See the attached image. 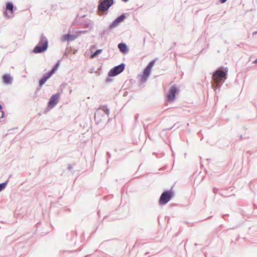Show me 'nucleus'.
<instances>
[{
	"mask_svg": "<svg viewBox=\"0 0 257 257\" xmlns=\"http://www.w3.org/2000/svg\"><path fill=\"white\" fill-rule=\"evenodd\" d=\"M7 186V183H3L0 184V192L4 189Z\"/></svg>",
	"mask_w": 257,
	"mask_h": 257,
	"instance_id": "18",
	"label": "nucleus"
},
{
	"mask_svg": "<svg viewBox=\"0 0 257 257\" xmlns=\"http://www.w3.org/2000/svg\"><path fill=\"white\" fill-rule=\"evenodd\" d=\"M104 114L108 115L109 114V109L107 108L105 106H102L99 108L96 111L95 113V119H98L99 120V117L101 115H103Z\"/></svg>",
	"mask_w": 257,
	"mask_h": 257,
	"instance_id": "9",
	"label": "nucleus"
},
{
	"mask_svg": "<svg viewBox=\"0 0 257 257\" xmlns=\"http://www.w3.org/2000/svg\"><path fill=\"white\" fill-rule=\"evenodd\" d=\"M113 0H104L99 5L98 9L102 12L106 11L111 6L113 5Z\"/></svg>",
	"mask_w": 257,
	"mask_h": 257,
	"instance_id": "7",
	"label": "nucleus"
},
{
	"mask_svg": "<svg viewBox=\"0 0 257 257\" xmlns=\"http://www.w3.org/2000/svg\"><path fill=\"white\" fill-rule=\"evenodd\" d=\"M173 196V192L168 190L164 192L161 195L159 199V203L161 205H163L168 203L172 198Z\"/></svg>",
	"mask_w": 257,
	"mask_h": 257,
	"instance_id": "3",
	"label": "nucleus"
},
{
	"mask_svg": "<svg viewBox=\"0 0 257 257\" xmlns=\"http://www.w3.org/2000/svg\"><path fill=\"white\" fill-rule=\"evenodd\" d=\"M254 63H257V58L253 61Z\"/></svg>",
	"mask_w": 257,
	"mask_h": 257,
	"instance_id": "20",
	"label": "nucleus"
},
{
	"mask_svg": "<svg viewBox=\"0 0 257 257\" xmlns=\"http://www.w3.org/2000/svg\"><path fill=\"white\" fill-rule=\"evenodd\" d=\"M14 6L12 3H8L6 5V11L4 13L5 16L8 18L13 17Z\"/></svg>",
	"mask_w": 257,
	"mask_h": 257,
	"instance_id": "8",
	"label": "nucleus"
},
{
	"mask_svg": "<svg viewBox=\"0 0 257 257\" xmlns=\"http://www.w3.org/2000/svg\"><path fill=\"white\" fill-rule=\"evenodd\" d=\"M59 97V95L58 94L53 95L49 102V106L51 107H54L58 103Z\"/></svg>",
	"mask_w": 257,
	"mask_h": 257,
	"instance_id": "11",
	"label": "nucleus"
},
{
	"mask_svg": "<svg viewBox=\"0 0 257 257\" xmlns=\"http://www.w3.org/2000/svg\"><path fill=\"white\" fill-rule=\"evenodd\" d=\"M3 80L5 84H9L11 83L12 78L9 74H5L3 76Z\"/></svg>",
	"mask_w": 257,
	"mask_h": 257,
	"instance_id": "14",
	"label": "nucleus"
},
{
	"mask_svg": "<svg viewBox=\"0 0 257 257\" xmlns=\"http://www.w3.org/2000/svg\"><path fill=\"white\" fill-rule=\"evenodd\" d=\"M124 19H125V16L124 15H122L118 17L110 25V28H113L114 27L117 26L120 23L122 22L124 20Z\"/></svg>",
	"mask_w": 257,
	"mask_h": 257,
	"instance_id": "12",
	"label": "nucleus"
},
{
	"mask_svg": "<svg viewBox=\"0 0 257 257\" xmlns=\"http://www.w3.org/2000/svg\"><path fill=\"white\" fill-rule=\"evenodd\" d=\"M59 65V62H58L50 72H49L48 73H47L46 75H44L43 77V78L39 81L40 86H42L46 82V81L52 75V74L55 73V72L57 70Z\"/></svg>",
	"mask_w": 257,
	"mask_h": 257,
	"instance_id": "5",
	"label": "nucleus"
},
{
	"mask_svg": "<svg viewBox=\"0 0 257 257\" xmlns=\"http://www.w3.org/2000/svg\"><path fill=\"white\" fill-rule=\"evenodd\" d=\"M122 1L124 2H126L128 1V0H122Z\"/></svg>",
	"mask_w": 257,
	"mask_h": 257,
	"instance_id": "21",
	"label": "nucleus"
},
{
	"mask_svg": "<svg viewBox=\"0 0 257 257\" xmlns=\"http://www.w3.org/2000/svg\"><path fill=\"white\" fill-rule=\"evenodd\" d=\"M48 47V41L44 37L41 38L38 44L34 48L33 52L35 53H39L44 52Z\"/></svg>",
	"mask_w": 257,
	"mask_h": 257,
	"instance_id": "1",
	"label": "nucleus"
},
{
	"mask_svg": "<svg viewBox=\"0 0 257 257\" xmlns=\"http://www.w3.org/2000/svg\"><path fill=\"white\" fill-rule=\"evenodd\" d=\"M212 79L214 82L218 84L222 80L226 79V73L223 70H217L213 73Z\"/></svg>",
	"mask_w": 257,
	"mask_h": 257,
	"instance_id": "2",
	"label": "nucleus"
},
{
	"mask_svg": "<svg viewBox=\"0 0 257 257\" xmlns=\"http://www.w3.org/2000/svg\"><path fill=\"white\" fill-rule=\"evenodd\" d=\"M220 1L221 3H224L226 1V0H220Z\"/></svg>",
	"mask_w": 257,
	"mask_h": 257,
	"instance_id": "19",
	"label": "nucleus"
},
{
	"mask_svg": "<svg viewBox=\"0 0 257 257\" xmlns=\"http://www.w3.org/2000/svg\"><path fill=\"white\" fill-rule=\"evenodd\" d=\"M178 91V89L176 86H172L167 95V100L170 101H173L175 98V94Z\"/></svg>",
	"mask_w": 257,
	"mask_h": 257,
	"instance_id": "10",
	"label": "nucleus"
},
{
	"mask_svg": "<svg viewBox=\"0 0 257 257\" xmlns=\"http://www.w3.org/2000/svg\"><path fill=\"white\" fill-rule=\"evenodd\" d=\"M118 47L120 51L123 53H126L128 51L127 47L126 45L124 43L119 44L118 45Z\"/></svg>",
	"mask_w": 257,
	"mask_h": 257,
	"instance_id": "15",
	"label": "nucleus"
},
{
	"mask_svg": "<svg viewBox=\"0 0 257 257\" xmlns=\"http://www.w3.org/2000/svg\"><path fill=\"white\" fill-rule=\"evenodd\" d=\"M124 65L121 64L111 69L108 72V76L110 77L115 76L123 71Z\"/></svg>",
	"mask_w": 257,
	"mask_h": 257,
	"instance_id": "6",
	"label": "nucleus"
},
{
	"mask_svg": "<svg viewBox=\"0 0 257 257\" xmlns=\"http://www.w3.org/2000/svg\"><path fill=\"white\" fill-rule=\"evenodd\" d=\"M5 113L2 109V106L0 104V118L4 117Z\"/></svg>",
	"mask_w": 257,
	"mask_h": 257,
	"instance_id": "17",
	"label": "nucleus"
},
{
	"mask_svg": "<svg viewBox=\"0 0 257 257\" xmlns=\"http://www.w3.org/2000/svg\"><path fill=\"white\" fill-rule=\"evenodd\" d=\"M76 37L74 35L66 34L62 36V41L63 42L74 40Z\"/></svg>",
	"mask_w": 257,
	"mask_h": 257,
	"instance_id": "13",
	"label": "nucleus"
},
{
	"mask_svg": "<svg viewBox=\"0 0 257 257\" xmlns=\"http://www.w3.org/2000/svg\"><path fill=\"white\" fill-rule=\"evenodd\" d=\"M101 52V50L99 49V50H96L92 55H91V58H94L96 55H97L99 54H100Z\"/></svg>",
	"mask_w": 257,
	"mask_h": 257,
	"instance_id": "16",
	"label": "nucleus"
},
{
	"mask_svg": "<svg viewBox=\"0 0 257 257\" xmlns=\"http://www.w3.org/2000/svg\"><path fill=\"white\" fill-rule=\"evenodd\" d=\"M155 61L154 60L150 62L148 65L145 69L143 74L141 75V81L145 82L149 76L151 69L153 66L154 65Z\"/></svg>",
	"mask_w": 257,
	"mask_h": 257,
	"instance_id": "4",
	"label": "nucleus"
}]
</instances>
